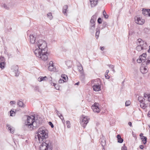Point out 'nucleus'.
<instances>
[{"label": "nucleus", "mask_w": 150, "mask_h": 150, "mask_svg": "<svg viewBox=\"0 0 150 150\" xmlns=\"http://www.w3.org/2000/svg\"><path fill=\"white\" fill-rule=\"evenodd\" d=\"M48 131L45 127L39 128L37 131V135L35 136L36 141L41 143L40 146V150H52L51 142L48 139Z\"/></svg>", "instance_id": "obj_1"}, {"label": "nucleus", "mask_w": 150, "mask_h": 150, "mask_svg": "<svg viewBox=\"0 0 150 150\" xmlns=\"http://www.w3.org/2000/svg\"><path fill=\"white\" fill-rule=\"evenodd\" d=\"M34 46L35 49L34 52L36 56L43 61H46L49 53L47 52V45L46 41L39 39L36 41Z\"/></svg>", "instance_id": "obj_2"}, {"label": "nucleus", "mask_w": 150, "mask_h": 150, "mask_svg": "<svg viewBox=\"0 0 150 150\" xmlns=\"http://www.w3.org/2000/svg\"><path fill=\"white\" fill-rule=\"evenodd\" d=\"M27 120L25 121L23 128L25 130L31 131L38 127L41 123V120L40 118L35 119L33 115L31 116H26Z\"/></svg>", "instance_id": "obj_3"}, {"label": "nucleus", "mask_w": 150, "mask_h": 150, "mask_svg": "<svg viewBox=\"0 0 150 150\" xmlns=\"http://www.w3.org/2000/svg\"><path fill=\"white\" fill-rule=\"evenodd\" d=\"M137 46L136 47V50L138 51H140L145 49L146 46V43L143 41L141 39H138L137 42Z\"/></svg>", "instance_id": "obj_4"}, {"label": "nucleus", "mask_w": 150, "mask_h": 150, "mask_svg": "<svg viewBox=\"0 0 150 150\" xmlns=\"http://www.w3.org/2000/svg\"><path fill=\"white\" fill-rule=\"evenodd\" d=\"M89 119L88 117L87 116L82 117V120H81L80 123L81 126L84 128L85 127L87 124L88 122Z\"/></svg>", "instance_id": "obj_5"}, {"label": "nucleus", "mask_w": 150, "mask_h": 150, "mask_svg": "<svg viewBox=\"0 0 150 150\" xmlns=\"http://www.w3.org/2000/svg\"><path fill=\"white\" fill-rule=\"evenodd\" d=\"M134 19L135 23L139 25H142L145 22L144 19H142L141 18L138 16H135Z\"/></svg>", "instance_id": "obj_6"}, {"label": "nucleus", "mask_w": 150, "mask_h": 150, "mask_svg": "<svg viewBox=\"0 0 150 150\" xmlns=\"http://www.w3.org/2000/svg\"><path fill=\"white\" fill-rule=\"evenodd\" d=\"M11 69L14 72L15 76H18L19 74V72L18 71V67L17 65H13L11 67Z\"/></svg>", "instance_id": "obj_7"}, {"label": "nucleus", "mask_w": 150, "mask_h": 150, "mask_svg": "<svg viewBox=\"0 0 150 150\" xmlns=\"http://www.w3.org/2000/svg\"><path fill=\"white\" fill-rule=\"evenodd\" d=\"M93 91H99L101 90L100 84L98 83L94 84L93 86Z\"/></svg>", "instance_id": "obj_8"}, {"label": "nucleus", "mask_w": 150, "mask_h": 150, "mask_svg": "<svg viewBox=\"0 0 150 150\" xmlns=\"http://www.w3.org/2000/svg\"><path fill=\"white\" fill-rule=\"evenodd\" d=\"M142 13L145 16L150 17V9H145L142 10Z\"/></svg>", "instance_id": "obj_9"}, {"label": "nucleus", "mask_w": 150, "mask_h": 150, "mask_svg": "<svg viewBox=\"0 0 150 150\" xmlns=\"http://www.w3.org/2000/svg\"><path fill=\"white\" fill-rule=\"evenodd\" d=\"M30 42L31 44H34L36 42L35 41V37L33 35H30L29 36Z\"/></svg>", "instance_id": "obj_10"}, {"label": "nucleus", "mask_w": 150, "mask_h": 150, "mask_svg": "<svg viewBox=\"0 0 150 150\" xmlns=\"http://www.w3.org/2000/svg\"><path fill=\"white\" fill-rule=\"evenodd\" d=\"M90 5L91 7H95L97 4L98 0H89Z\"/></svg>", "instance_id": "obj_11"}, {"label": "nucleus", "mask_w": 150, "mask_h": 150, "mask_svg": "<svg viewBox=\"0 0 150 150\" xmlns=\"http://www.w3.org/2000/svg\"><path fill=\"white\" fill-rule=\"evenodd\" d=\"M6 128L8 129L9 131H10V132L11 133L13 134L14 132V129L13 127H12L10 125L7 124L6 125Z\"/></svg>", "instance_id": "obj_12"}, {"label": "nucleus", "mask_w": 150, "mask_h": 150, "mask_svg": "<svg viewBox=\"0 0 150 150\" xmlns=\"http://www.w3.org/2000/svg\"><path fill=\"white\" fill-rule=\"evenodd\" d=\"M95 28V22H90V30L91 31H93Z\"/></svg>", "instance_id": "obj_13"}, {"label": "nucleus", "mask_w": 150, "mask_h": 150, "mask_svg": "<svg viewBox=\"0 0 150 150\" xmlns=\"http://www.w3.org/2000/svg\"><path fill=\"white\" fill-rule=\"evenodd\" d=\"M102 138H101L100 139V142L101 145L103 147L106 144V141L105 138H104L103 136H102ZM104 149V147L103 148Z\"/></svg>", "instance_id": "obj_14"}, {"label": "nucleus", "mask_w": 150, "mask_h": 150, "mask_svg": "<svg viewBox=\"0 0 150 150\" xmlns=\"http://www.w3.org/2000/svg\"><path fill=\"white\" fill-rule=\"evenodd\" d=\"M146 56V54L144 53L142 54V55L139 56V57L140 58H141V60H142L143 63L145 62Z\"/></svg>", "instance_id": "obj_15"}, {"label": "nucleus", "mask_w": 150, "mask_h": 150, "mask_svg": "<svg viewBox=\"0 0 150 150\" xmlns=\"http://www.w3.org/2000/svg\"><path fill=\"white\" fill-rule=\"evenodd\" d=\"M77 68L78 71L80 72V73L82 75L83 74V70L82 65L81 64H79V65L77 66Z\"/></svg>", "instance_id": "obj_16"}, {"label": "nucleus", "mask_w": 150, "mask_h": 150, "mask_svg": "<svg viewBox=\"0 0 150 150\" xmlns=\"http://www.w3.org/2000/svg\"><path fill=\"white\" fill-rule=\"evenodd\" d=\"M140 70L141 73L143 74L146 73L148 70L145 67H142L140 68Z\"/></svg>", "instance_id": "obj_17"}, {"label": "nucleus", "mask_w": 150, "mask_h": 150, "mask_svg": "<svg viewBox=\"0 0 150 150\" xmlns=\"http://www.w3.org/2000/svg\"><path fill=\"white\" fill-rule=\"evenodd\" d=\"M1 6L2 7L6 10H9L10 8L11 7V6L10 5H6L5 4H2Z\"/></svg>", "instance_id": "obj_18"}, {"label": "nucleus", "mask_w": 150, "mask_h": 150, "mask_svg": "<svg viewBox=\"0 0 150 150\" xmlns=\"http://www.w3.org/2000/svg\"><path fill=\"white\" fill-rule=\"evenodd\" d=\"M68 6L67 5L64 6L63 8L62 12L64 14H66L67 12L68 11Z\"/></svg>", "instance_id": "obj_19"}, {"label": "nucleus", "mask_w": 150, "mask_h": 150, "mask_svg": "<svg viewBox=\"0 0 150 150\" xmlns=\"http://www.w3.org/2000/svg\"><path fill=\"white\" fill-rule=\"evenodd\" d=\"M92 108L94 112L99 113L100 112L99 108H96L94 107H92Z\"/></svg>", "instance_id": "obj_20"}, {"label": "nucleus", "mask_w": 150, "mask_h": 150, "mask_svg": "<svg viewBox=\"0 0 150 150\" xmlns=\"http://www.w3.org/2000/svg\"><path fill=\"white\" fill-rule=\"evenodd\" d=\"M97 16L96 15H93L91 17L90 20V22H95Z\"/></svg>", "instance_id": "obj_21"}, {"label": "nucleus", "mask_w": 150, "mask_h": 150, "mask_svg": "<svg viewBox=\"0 0 150 150\" xmlns=\"http://www.w3.org/2000/svg\"><path fill=\"white\" fill-rule=\"evenodd\" d=\"M48 69L50 71H54L56 70L55 68L54 67V65L49 66Z\"/></svg>", "instance_id": "obj_22"}, {"label": "nucleus", "mask_w": 150, "mask_h": 150, "mask_svg": "<svg viewBox=\"0 0 150 150\" xmlns=\"http://www.w3.org/2000/svg\"><path fill=\"white\" fill-rule=\"evenodd\" d=\"M6 63L4 62H0V68L3 69L5 67Z\"/></svg>", "instance_id": "obj_23"}, {"label": "nucleus", "mask_w": 150, "mask_h": 150, "mask_svg": "<svg viewBox=\"0 0 150 150\" xmlns=\"http://www.w3.org/2000/svg\"><path fill=\"white\" fill-rule=\"evenodd\" d=\"M17 105H18L19 107H24V105L23 102L19 100L17 102Z\"/></svg>", "instance_id": "obj_24"}, {"label": "nucleus", "mask_w": 150, "mask_h": 150, "mask_svg": "<svg viewBox=\"0 0 150 150\" xmlns=\"http://www.w3.org/2000/svg\"><path fill=\"white\" fill-rule=\"evenodd\" d=\"M34 91L35 92H40V90L39 87L38 86H35L33 87Z\"/></svg>", "instance_id": "obj_25"}, {"label": "nucleus", "mask_w": 150, "mask_h": 150, "mask_svg": "<svg viewBox=\"0 0 150 150\" xmlns=\"http://www.w3.org/2000/svg\"><path fill=\"white\" fill-rule=\"evenodd\" d=\"M47 78L46 76L44 77L40 76L38 78V81L40 82L42 81H44L45 80V79Z\"/></svg>", "instance_id": "obj_26"}, {"label": "nucleus", "mask_w": 150, "mask_h": 150, "mask_svg": "<svg viewBox=\"0 0 150 150\" xmlns=\"http://www.w3.org/2000/svg\"><path fill=\"white\" fill-rule=\"evenodd\" d=\"M146 137L145 136H142L141 138L142 141L144 144H145L146 143Z\"/></svg>", "instance_id": "obj_27"}, {"label": "nucleus", "mask_w": 150, "mask_h": 150, "mask_svg": "<svg viewBox=\"0 0 150 150\" xmlns=\"http://www.w3.org/2000/svg\"><path fill=\"white\" fill-rule=\"evenodd\" d=\"M61 77L64 79V81H65L66 82L68 80V77L66 75L64 74H62L61 75Z\"/></svg>", "instance_id": "obj_28"}, {"label": "nucleus", "mask_w": 150, "mask_h": 150, "mask_svg": "<svg viewBox=\"0 0 150 150\" xmlns=\"http://www.w3.org/2000/svg\"><path fill=\"white\" fill-rule=\"evenodd\" d=\"M96 37L97 39L98 38L99 35L100 33V31L99 30V29L96 28Z\"/></svg>", "instance_id": "obj_29"}, {"label": "nucleus", "mask_w": 150, "mask_h": 150, "mask_svg": "<svg viewBox=\"0 0 150 150\" xmlns=\"http://www.w3.org/2000/svg\"><path fill=\"white\" fill-rule=\"evenodd\" d=\"M51 83L52 85H53V86L55 87V88L56 90H59V87L56 84L54 83H52V82Z\"/></svg>", "instance_id": "obj_30"}, {"label": "nucleus", "mask_w": 150, "mask_h": 150, "mask_svg": "<svg viewBox=\"0 0 150 150\" xmlns=\"http://www.w3.org/2000/svg\"><path fill=\"white\" fill-rule=\"evenodd\" d=\"M140 106L141 108L143 109H145L147 107L146 105L144 103H143L142 102L141 103Z\"/></svg>", "instance_id": "obj_31"}, {"label": "nucleus", "mask_w": 150, "mask_h": 150, "mask_svg": "<svg viewBox=\"0 0 150 150\" xmlns=\"http://www.w3.org/2000/svg\"><path fill=\"white\" fill-rule=\"evenodd\" d=\"M108 66L109 67V68L111 69L112 70V71H113L114 73L115 72V70L114 69V65H111V64H108Z\"/></svg>", "instance_id": "obj_32"}, {"label": "nucleus", "mask_w": 150, "mask_h": 150, "mask_svg": "<svg viewBox=\"0 0 150 150\" xmlns=\"http://www.w3.org/2000/svg\"><path fill=\"white\" fill-rule=\"evenodd\" d=\"M103 16L105 18H108V16L107 15V13H106V12H105V10H104L103 11Z\"/></svg>", "instance_id": "obj_33"}, {"label": "nucleus", "mask_w": 150, "mask_h": 150, "mask_svg": "<svg viewBox=\"0 0 150 150\" xmlns=\"http://www.w3.org/2000/svg\"><path fill=\"white\" fill-rule=\"evenodd\" d=\"M144 99V98L142 97H139L138 98V100L140 103L143 102Z\"/></svg>", "instance_id": "obj_34"}, {"label": "nucleus", "mask_w": 150, "mask_h": 150, "mask_svg": "<svg viewBox=\"0 0 150 150\" xmlns=\"http://www.w3.org/2000/svg\"><path fill=\"white\" fill-rule=\"evenodd\" d=\"M47 17H48L50 18V19H52V14L50 12L47 13Z\"/></svg>", "instance_id": "obj_35"}, {"label": "nucleus", "mask_w": 150, "mask_h": 150, "mask_svg": "<svg viewBox=\"0 0 150 150\" xmlns=\"http://www.w3.org/2000/svg\"><path fill=\"white\" fill-rule=\"evenodd\" d=\"M144 30L145 32L146 33H150V30L147 28H144Z\"/></svg>", "instance_id": "obj_36"}, {"label": "nucleus", "mask_w": 150, "mask_h": 150, "mask_svg": "<svg viewBox=\"0 0 150 150\" xmlns=\"http://www.w3.org/2000/svg\"><path fill=\"white\" fill-rule=\"evenodd\" d=\"M131 104V102L129 100L125 102V106H128L130 105Z\"/></svg>", "instance_id": "obj_37"}, {"label": "nucleus", "mask_w": 150, "mask_h": 150, "mask_svg": "<svg viewBox=\"0 0 150 150\" xmlns=\"http://www.w3.org/2000/svg\"><path fill=\"white\" fill-rule=\"evenodd\" d=\"M99 104L98 103H96L94 104V105H92V107H96V108H99Z\"/></svg>", "instance_id": "obj_38"}, {"label": "nucleus", "mask_w": 150, "mask_h": 150, "mask_svg": "<svg viewBox=\"0 0 150 150\" xmlns=\"http://www.w3.org/2000/svg\"><path fill=\"white\" fill-rule=\"evenodd\" d=\"M66 124L67 125V127L68 128H70V122L69 121H66Z\"/></svg>", "instance_id": "obj_39"}, {"label": "nucleus", "mask_w": 150, "mask_h": 150, "mask_svg": "<svg viewBox=\"0 0 150 150\" xmlns=\"http://www.w3.org/2000/svg\"><path fill=\"white\" fill-rule=\"evenodd\" d=\"M98 22L99 24H101L102 23V20L100 18H99L98 20Z\"/></svg>", "instance_id": "obj_40"}, {"label": "nucleus", "mask_w": 150, "mask_h": 150, "mask_svg": "<svg viewBox=\"0 0 150 150\" xmlns=\"http://www.w3.org/2000/svg\"><path fill=\"white\" fill-rule=\"evenodd\" d=\"M65 82V81L63 79H60L59 81V83H62Z\"/></svg>", "instance_id": "obj_41"}, {"label": "nucleus", "mask_w": 150, "mask_h": 150, "mask_svg": "<svg viewBox=\"0 0 150 150\" xmlns=\"http://www.w3.org/2000/svg\"><path fill=\"white\" fill-rule=\"evenodd\" d=\"M137 61L138 63H141V62H142L143 63L142 60H141V58H140L139 57V58L137 60Z\"/></svg>", "instance_id": "obj_42"}, {"label": "nucleus", "mask_w": 150, "mask_h": 150, "mask_svg": "<svg viewBox=\"0 0 150 150\" xmlns=\"http://www.w3.org/2000/svg\"><path fill=\"white\" fill-rule=\"evenodd\" d=\"M10 116H13V115H14V114L15 113V112H14L13 110H11L10 111Z\"/></svg>", "instance_id": "obj_43"}, {"label": "nucleus", "mask_w": 150, "mask_h": 150, "mask_svg": "<svg viewBox=\"0 0 150 150\" xmlns=\"http://www.w3.org/2000/svg\"><path fill=\"white\" fill-rule=\"evenodd\" d=\"M107 25V24L106 22H104L103 24V26L104 28L106 27Z\"/></svg>", "instance_id": "obj_44"}, {"label": "nucleus", "mask_w": 150, "mask_h": 150, "mask_svg": "<svg viewBox=\"0 0 150 150\" xmlns=\"http://www.w3.org/2000/svg\"><path fill=\"white\" fill-rule=\"evenodd\" d=\"M123 139L121 138L120 139H118V142L120 143H122L123 142Z\"/></svg>", "instance_id": "obj_45"}, {"label": "nucleus", "mask_w": 150, "mask_h": 150, "mask_svg": "<svg viewBox=\"0 0 150 150\" xmlns=\"http://www.w3.org/2000/svg\"><path fill=\"white\" fill-rule=\"evenodd\" d=\"M49 125L51 126L52 128L54 127V125L51 122H49Z\"/></svg>", "instance_id": "obj_46"}, {"label": "nucleus", "mask_w": 150, "mask_h": 150, "mask_svg": "<svg viewBox=\"0 0 150 150\" xmlns=\"http://www.w3.org/2000/svg\"><path fill=\"white\" fill-rule=\"evenodd\" d=\"M121 150H127V147L124 146V145L122 147Z\"/></svg>", "instance_id": "obj_47"}, {"label": "nucleus", "mask_w": 150, "mask_h": 150, "mask_svg": "<svg viewBox=\"0 0 150 150\" xmlns=\"http://www.w3.org/2000/svg\"><path fill=\"white\" fill-rule=\"evenodd\" d=\"M0 59H1V62H4V57L1 56L0 57Z\"/></svg>", "instance_id": "obj_48"}, {"label": "nucleus", "mask_w": 150, "mask_h": 150, "mask_svg": "<svg viewBox=\"0 0 150 150\" xmlns=\"http://www.w3.org/2000/svg\"><path fill=\"white\" fill-rule=\"evenodd\" d=\"M16 102L14 101H11L10 102V103L11 105H12L13 104H16Z\"/></svg>", "instance_id": "obj_49"}, {"label": "nucleus", "mask_w": 150, "mask_h": 150, "mask_svg": "<svg viewBox=\"0 0 150 150\" xmlns=\"http://www.w3.org/2000/svg\"><path fill=\"white\" fill-rule=\"evenodd\" d=\"M149 95H150L149 94H144V96L145 98L147 97L148 98V97H149Z\"/></svg>", "instance_id": "obj_50"}, {"label": "nucleus", "mask_w": 150, "mask_h": 150, "mask_svg": "<svg viewBox=\"0 0 150 150\" xmlns=\"http://www.w3.org/2000/svg\"><path fill=\"white\" fill-rule=\"evenodd\" d=\"M150 62V60L149 59L147 60V61L146 62V64H149Z\"/></svg>", "instance_id": "obj_51"}, {"label": "nucleus", "mask_w": 150, "mask_h": 150, "mask_svg": "<svg viewBox=\"0 0 150 150\" xmlns=\"http://www.w3.org/2000/svg\"><path fill=\"white\" fill-rule=\"evenodd\" d=\"M117 139L118 140V139H120V138H121V137L120 136V135H118L117 136Z\"/></svg>", "instance_id": "obj_52"}, {"label": "nucleus", "mask_w": 150, "mask_h": 150, "mask_svg": "<svg viewBox=\"0 0 150 150\" xmlns=\"http://www.w3.org/2000/svg\"><path fill=\"white\" fill-rule=\"evenodd\" d=\"M52 65H53V63L52 62L50 61L49 62V66H52Z\"/></svg>", "instance_id": "obj_53"}, {"label": "nucleus", "mask_w": 150, "mask_h": 150, "mask_svg": "<svg viewBox=\"0 0 150 150\" xmlns=\"http://www.w3.org/2000/svg\"><path fill=\"white\" fill-rule=\"evenodd\" d=\"M144 147V146L143 145H142L139 146V148L141 149H143Z\"/></svg>", "instance_id": "obj_54"}, {"label": "nucleus", "mask_w": 150, "mask_h": 150, "mask_svg": "<svg viewBox=\"0 0 150 150\" xmlns=\"http://www.w3.org/2000/svg\"><path fill=\"white\" fill-rule=\"evenodd\" d=\"M57 114L59 117H60V116H61L62 117H63V116L59 112L58 113V114Z\"/></svg>", "instance_id": "obj_55"}, {"label": "nucleus", "mask_w": 150, "mask_h": 150, "mask_svg": "<svg viewBox=\"0 0 150 150\" xmlns=\"http://www.w3.org/2000/svg\"><path fill=\"white\" fill-rule=\"evenodd\" d=\"M128 125L130 126H132V123H131V122H128Z\"/></svg>", "instance_id": "obj_56"}, {"label": "nucleus", "mask_w": 150, "mask_h": 150, "mask_svg": "<svg viewBox=\"0 0 150 150\" xmlns=\"http://www.w3.org/2000/svg\"><path fill=\"white\" fill-rule=\"evenodd\" d=\"M104 49V48L103 47H100V49L101 50H103Z\"/></svg>", "instance_id": "obj_57"}, {"label": "nucleus", "mask_w": 150, "mask_h": 150, "mask_svg": "<svg viewBox=\"0 0 150 150\" xmlns=\"http://www.w3.org/2000/svg\"><path fill=\"white\" fill-rule=\"evenodd\" d=\"M105 78L107 79H108L109 78L110 76H109L107 75V76L106 74L105 75Z\"/></svg>", "instance_id": "obj_58"}, {"label": "nucleus", "mask_w": 150, "mask_h": 150, "mask_svg": "<svg viewBox=\"0 0 150 150\" xmlns=\"http://www.w3.org/2000/svg\"><path fill=\"white\" fill-rule=\"evenodd\" d=\"M62 122L63 123H64V122H65V120H64V118L63 117H62Z\"/></svg>", "instance_id": "obj_59"}, {"label": "nucleus", "mask_w": 150, "mask_h": 150, "mask_svg": "<svg viewBox=\"0 0 150 150\" xmlns=\"http://www.w3.org/2000/svg\"><path fill=\"white\" fill-rule=\"evenodd\" d=\"M147 115L149 117H150V111L148 112Z\"/></svg>", "instance_id": "obj_60"}, {"label": "nucleus", "mask_w": 150, "mask_h": 150, "mask_svg": "<svg viewBox=\"0 0 150 150\" xmlns=\"http://www.w3.org/2000/svg\"><path fill=\"white\" fill-rule=\"evenodd\" d=\"M149 96V97H148V100L150 102V95Z\"/></svg>", "instance_id": "obj_61"}, {"label": "nucleus", "mask_w": 150, "mask_h": 150, "mask_svg": "<svg viewBox=\"0 0 150 150\" xmlns=\"http://www.w3.org/2000/svg\"><path fill=\"white\" fill-rule=\"evenodd\" d=\"M143 133H141V134H140V135H140V137H142V136H143Z\"/></svg>", "instance_id": "obj_62"}, {"label": "nucleus", "mask_w": 150, "mask_h": 150, "mask_svg": "<svg viewBox=\"0 0 150 150\" xmlns=\"http://www.w3.org/2000/svg\"><path fill=\"white\" fill-rule=\"evenodd\" d=\"M55 112H56V114H58L59 112L57 110H55Z\"/></svg>", "instance_id": "obj_63"}, {"label": "nucleus", "mask_w": 150, "mask_h": 150, "mask_svg": "<svg viewBox=\"0 0 150 150\" xmlns=\"http://www.w3.org/2000/svg\"><path fill=\"white\" fill-rule=\"evenodd\" d=\"M109 72V71L108 70H106V73H107V74Z\"/></svg>", "instance_id": "obj_64"}]
</instances>
